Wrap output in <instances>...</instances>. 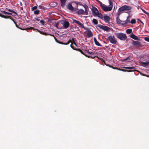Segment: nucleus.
Masks as SVG:
<instances>
[{"instance_id": "1", "label": "nucleus", "mask_w": 149, "mask_h": 149, "mask_svg": "<svg viewBox=\"0 0 149 149\" xmlns=\"http://www.w3.org/2000/svg\"><path fill=\"white\" fill-rule=\"evenodd\" d=\"M109 0V6L108 7L103 3H102V5L101 6V7L102 9L104 11H110L112 9L113 3L110 0Z\"/></svg>"}, {"instance_id": "2", "label": "nucleus", "mask_w": 149, "mask_h": 149, "mask_svg": "<svg viewBox=\"0 0 149 149\" xmlns=\"http://www.w3.org/2000/svg\"><path fill=\"white\" fill-rule=\"evenodd\" d=\"M115 34L116 35L117 37L121 40H125L127 38L126 35L123 33H117Z\"/></svg>"}, {"instance_id": "3", "label": "nucleus", "mask_w": 149, "mask_h": 149, "mask_svg": "<svg viewBox=\"0 0 149 149\" xmlns=\"http://www.w3.org/2000/svg\"><path fill=\"white\" fill-rule=\"evenodd\" d=\"M106 39L107 40L110 41V42L112 44H116L117 42V40L113 35L109 36Z\"/></svg>"}, {"instance_id": "4", "label": "nucleus", "mask_w": 149, "mask_h": 149, "mask_svg": "<svg viewBox=\"0 0 149 149\" xmlns=\"http://www.w3.org/2000/svg\"><path fill=\"white\" fill-rule=\"evenodd\" d=\"M132 9V7L127 5L122 6L119 9V10L120 12H122L124 10H130Z\"/></svg>"}, {"instance_id": "5", "label": "nucleus", "mask_w": 149, "mask_h": 149, "mask_svg": "<svg viewBox=\"0 0 149 149\" xmlns=\"http://www.w3.org/2000/svg\"><path fill=\"white\" fill-rule=\"evenodd\" d=\"M97 26L100 29L106 31H109L111 29L109 27L107 26H104L101 24H98L97 25Z\"/></svg>"}, {"instance_id": "6", "label": "nucleus", "mask_w": 149, "mask_h": 149, "mask_svg": "<svg viewBox=\"0 0 149 149\" xmlns=\"http://www.w3.org/2000/svg\"><path fill=\"white\" fill-rule=\"evenodd\" d=\"M72 23H75L77 24L80 27H81L84 29L86 27H85L84 25L81 23L79 21H77L76 20L73 19L72 20Z\"/></svg>"}, {"instance_id": "7", "label": "nucleus", "mask_w": 149, "mask_h": 149, "mask_svg": "<svg viewBox=\"0 0 149 149\" xmlns=\"http://www.w3.org/2000/svg\"><path fill=\"white\" fill-rule=\"evenodd\" d=\"M77 13L78 15L85 14L86 15H88V10L84 11L82 9H79L77 11Z\"/></svg>"}, {"instance_id": "8", "label": "nucleus", "mask_w": 149, "mask_h": 149, "mask_svg": "<svg viewBox=\"0 0 149 149\" xmlns=\"http://www.w3.org/2000/svg\"><path fill=\"white\" fill-rule=\"evenodd\" d=\"M84 29L86 30L87 32V36L88 38H90L93 36V33L90 29L88 28H86Z\"/></svg>"}, {"instance_id": "9", "label": "nucleus", "mask_w": 149, "mask_h": 149, "mask_svg": "<svg viewBox=\"0 0 149 149\" xmlns=\"http://www.w3.org/2000/svg\"><path fill=\"white\" fill-rule=\"evenodd\" d=\"M98 11L97 9L94 6H93L92 9V13L94 16H97V13H98Z\"/></svg>"}, {"instance_id": "10", "label": "nucleus", "mask_w": 149, "mask_h": 149, "mask_svg": "<svg viewBox=\"0 0 149 149\" xmlns=\"http://www.w3.org/2000/svg\"><path fill=\"white\" fill-rule=\"evenodd\" d=\"M104 21L106 23L110 24V23L109 22V21L111 19V18L109 16L107 15H106L104 16Z\"/></svg>"}, {"instance_id": "11", "label": "nucleus", "mask_w": 149, "mask_h": 149, "mask_svg": "<svg viewBox=\"0 0 149 149\" xmlns=\"http://www.w3.org/2000/svg\"><path fill=\"white\" fill-rule=\"evenodd\" d=\"M63 29H66L70 25V24L67 21H64L63 23H62Z\"/></svg>"}, {"instance_id": "12", "label": "nucleus", "mask_w": 149, "mask_h": 149, "mask_svg": "<svg viewBox=\"0 0 149 149\" xmlns=\"http://www.w3.org/2000/svg\"><path fill=\"white\" fill-rule=\"evenodd\" d=\"M67 8L69 10L73 11L74 10V8L73 7L72 4L70 3L67 6Z\"/></svg>"}, {"instance_id": "13", "label": "nucleus", "mask_w": 149, "mask_h": 149, "mask_svg": "<svg viewBox=\"0 0 149 149\" xmlns=\"http://www.w3.org/2000/svg\"><path fill=\"white\" fill-rule=\"evenodd\" d=\"M72 44H71L70 45V47H71L73 49H74V50H76V51H78L79 52H80L81 54H83V55H84V56H85V55H86V54H85L84 52H83L80 49H76V48H74V47L73 46H72Z\"/></svg>"}, {"instance_id": "14", "label": "nucleus", "mask_w": 149, "mask_h": 149, "mask_svg": "<svg viewBox=\"0 0 149 149\" xmlns=\"http://www.w3.org/2000/svg\"><path fill=\"white\" fill-rule=\"evenodd\" d=\"M1 17L5 19H11L12 21H13L14 23H15V22L14 21V19L12 18V17L11 16H7L6 15H2Z\"/></svg>"}, {"instance_id": "15", "label": "nucleus", "mask_w": 149, "mask_h": 149, "mask_svg": "<svg viewBox=\"0 0 149 149\" xmlns=\"http://www.w3.org/2000/svg\"><path fill=\"white\" fill-rule=\"evenodd\" d=\"M1 17L5 19H11L12 21H13L14 23H15V22L14 21V19L12 18V17L11 16H7L6 15H2Z\"/></svg>"}, {"instance_id": "16", "label": "nucleus", "mask_w": 149, "mask_h": 149, "mask_svg": "<svg viewBox=\"0 0 149 149\" xmlns=\"http://www.w3.org/2000/svg\"><path fill=\"white\" fill-rule=\"evenodd\" d=\"M1 17L5 19H11L12 21H13L14 23H15V22L14 21V19L12 18V17L11 16H7L6 15H2Z\"/></svg>"}, {"instance_id": "17", "label": "nucleus", "mask_w": 149, "mask_h": 149, "mask_svg": "<svg viewBox=\"0 0 149 149\" xmlns=\"http://www.w3.org/2000/svg\"><path fill=\"white\" fill-rule=\"evenodd\" d=\"M1 17L5 19H11L12 21H13L14 23H15V22L14 21V19L12 18V17L11 16H7L6 15H2Z\"/></svg>"}, {"instance_id": "18", "label": "nucleus", "mask_w": 149, "mask_h": 149, "mask_svg": "<svg viewBox=\"0 0 149 149\" xmlns=\"http://www.w3.org/2000/svg\"><path fill=\"white\" fill-rule=\"evenodd\" d=\"M132 44L134 45L137 46L138 47H140L141 46V42L139 41H133Z\"/></svg>"}, {"instance_id": "19", "label": "nucleus", "mask_w": 149, "mask_h": 149, "mask_svg": "<svg viewBox=\"0 0 149 149\" xmlns=\"http://www.w3.org/2000/svg\"><path fill=\"white\" fill-rule=\"evenodd\" d=\"M130 37L136 40H140V39L139 38L136 36H135V35L133 34H131L130 35Z\"/></svg>"}, {"instance_id": "20", "label": "nucleus", "mask_w": 149, "mask_h": 149, "mask_svg": "<svg viewBox=\"0 0 149 149\" xmlns=\"http://www.w3.org/2000/svg\"><path fill=\"white\" fill-rule=\"evenodd\" d=\"M61 2V6L62 8H64L65 6V3L66 0H60Z\"/></svg>"}, {"instance_id": "21", "label": "nucleus", "mask_w": 149, "mask_h": 149, "mask_svg": "<svg viewBox=\"0 0 149 149\" xmlns=\"http://www.w3.org/2000/svg\"><path fill=\"white\" fill-rule=\"evenodd\" d=\"M58 29H63V25L62 23L61 22H58Z\"/></svg>"}, {"instance_id": "22", "label": "nucleus", "mask_w": 149, "mask_h": 149, "mask_svg": "<svg viewBox=\"0 0 149 149\" xmlns=\"http://www.w3.org/2000/svg\"><path fill=\"white\" fill-rule=\"evenodd\" d=\"M70 42H72V41L71 40H68L67 42L65 43L62 42H61L59 41L58 43L62 45H67L69 44Z\"/></svg>"}, {"instance_id": "23", "label": "nucleus", "mask_w": 149, "mask_h": 149, "mask_svg": "<svg viewBox=\"0 0 149 149\" xmlns=\"http://www.w3.org/2000/svg\"><path fill=\"white\" fill-rule=\"evenodd\" d=\"M117 70H121V71H124V72H125V71H127L128 72H133V71H135V70H124V69H121L120 68H117Z\"/></svg>"}, {"instance_id": "24", "label": "nucleus", "mask_w": 149, "mask_h": 149, "mask_svg": "<svg viewBox=\"0 0 149 149\" xmlns=\"http://www.w3.org/2000/svg\"><path fill=\"white\" fill-rule=\"evenodd\" d=\"M85 56L88 58H94L95 56H94V53H93V54H91V55L90 56H88L87 55H85Z\"/></svg>"}, {"instance_id": "25", "label": "nucleus", "mask_w": 149, "mask_h": 149, "mask_svg": "<svg viewBox=\"0 0 149 149\" xmlns=\"http://www.w3.org/2000/svg\"><path fill=\"white\" fill-rule=\"evenodd\" d=\"M40 34L44 35L45 36L48 35H50V36H52V35L50 34H48L47 33H46L45 32H43L41 31L38 29H36Z\"/></svg>"}, {"instance_id": "26", "label": "nucleus", "mask_w": 149, "mask_h": 149, "mask_svg": "<svg viewBox=\"0 0 149 149\" xmlns=\"http://www.w3.org/2000/svg\"><path fill=\"white\" fill-rule=\"evenodd\" d=\"M95 42V43L96 45L99 46H101V45L100 43L97 41L95 38H93Z\"/></svg>"}, {"instance_id": "27", "label": "nucleus", "mask_w": 149, "mask_h": 149, "mask_svg": "<svg viewBox=\"0 0 149 149\" xmlns=\"http://www.w3.org/2000/svg\"><path fill=\"white\" fill-rule=\"evenodd\" d=\"M131 59V57L130 56H129L126 58L123 59V61H127L128 62L130 61V60Z\"/></svg>"}, {"instance_id": "28", "label": "nucleus", "mask_w": 149, "mask_h": 149, "mask_svg": "<svg viewBox=\"0 0 149 149\" xmlns=\"http://www.w3.org/2000/svg\"><path fill=\"white\" fill-rule=\"evenodd\" d=\"M116 20L118 24H121V22H122V21L120 20L119 17H117Z\"/></svg>"}, {"instance_id": "29", "label": "nucleus", "mask_w": 149, "mask_h": 149, "mask_svg": "<svg viewBox=\"0 0 149 149\" xmlns=\"http://www.w3.org/2000/svg\"><path fill=\"white\" fill-rule=\"evenodd\" d=\"M141 63L142 64L144 65H145L144 66H146L148 65L149 64V60L147 62H141Z\"/></svg>"}, {"instance_id": "30", "label": "nucleus", "mask_w": 149, "mask_h": 149, "mask_svg": "<svg viewBox=\"0 0 149 149\" xmlns=\"http://www.w3.org/2000/svg\"><path fill=\"white\" fill-rule=\"evenodd\" d=\"M39 7L41 9L44 10H47V8L42 5H40L39 6Z\"/></svg>"}, {"instance_id": "31", "label": "nucleus", "mask_w": 149, "mask_h": 149, "mask_svg": "<svg viewBox=\"0 0 149 149\" xmlns=\"http://www.w3.org/2000/svg\"><path fill=\"white\" fill-rule=\"evenodd\" d=\"M132 32V30L131 29H128L126 30V33L128 34L131 33Z\"/></svg>"}, {"instance_id": "32", "label": "nucleus", "mask_w": 149, "mask_h": 149, "mask_svg": "<svg viewBox=\"0 0 149 149\" xmlns=\"http://www.w3.org/2000/svg\"><path fill=\"white\" fill-rule=\"evenodd\" d=\"M123 68H125L126 69H130V70L132 69H134L135 68L134 67H124Z\"/></svg>"}, {"instance_id": "33", "label": "nucleus", "mask_w": 149, "mask_h": 149, "mask_svg": "<svg viewBox=\"0 0 149 149\" xmlns=\"http://www.w3.org/2000/svg\"><path fill=\"white\" fill-rule=\"evenodd\" d=\"M97 16L99 17L101 19L103 17V16L102 14L101 13H99V12L98 13H97Z\"/></svg>"}, {"instance_id": "34", "label": "nucleus", "mask_w": 149, "mask_h": 149, "mask_svg": "<svg viewBox=\"0 0 149 149\" xmlns=\"http://www.w3.org/2000/svg\"><path fill=\"white\" fill-rule=\"evenodd\" d=\"M93 22L95 24H98L97 20L95 19H93Z\"/></svg>"}, {"instance_id": "35", "label": "nucleus", "mask_w": 149, "mask_h": 149, "mask_svg": "<svg viewBox=\"0 0 149 149\" xmlns=\"http://www.w3.org/2000/svg\"><path fill=\"white\" fill-rule=\"evenodd\" d=\"M141 10L144 13H145L148 16V15H149V13H148V12H146L145 10H144L143 9L141 8Z\"/></svg>"}, {"instance_id": "36", "label": "nucleus", "mask_w": 149, "mask_h": 149, "mask_svg": "<svg viewBox=\"0 0 149 149\" xmlns=\"http://www.w3.org/2000/svg\"><path fill=\"white\" fill-rule=\"evenodd\" d=\"M141 10L144 13H145L148 16V15H149V13H148V12H146L145 10H144L143 9L141 8Z\"/></svg>"}, {"instance_id": "37", "label": "nucleus", "mask_w": 149, "mask_h": 149, "mask_svg": "<svg viewBox=\"0 0 149 149\" xmlns=\"http://www.w3.org/2000/svg\"><path fill=\"white\" fill-rule=\"evenodd\" d=\"M130 21L129 20L127 19L125 21H124V23H121V24L122 25H123L125 24H127Z\"/></svg>"}, {"instance_id": "38", "label": "nucleus", "mask_w": 149, "mask_h": 149, "mask_svg": "<svg viewBox=\"0 0 149 149\" xmlns=\"http://www.w3.org/2000/svg\"><path fill=\"white\" fill-rule=\"evenodd\" d=\"M136 20L134 19H132L131 20V21L130 22V23L132 24H134L136 23Z\"/></svg>"}, {"instance_id": "39", "label": "nucleus", "mask_w": 149, "mask_h": 149, "mask_svg": "<svg viewBox=\"0 0 149 149\" xmlns=\"http://www.w3.org/2000/svg\"><path fill=\"white\" fill-rule=\"evenodd\" d=\"M83 7H84V8L85 9V10H88V6L86 5V4H84L83 5Z\"/></svg>"}, {"instance_id": "40", "label": "nucleus", "mask_w": 149, "mask_h": 149, "mask_svg": "<svg viewBox=\"0 0 149 149\" xmlns=\"http://www.w3.org/2000/svg\"><path fill=\"white\" fill-rule=\"evenodd\" d=\"M54 26L56 27L57 29H58V22L56 23H54L53 24Z\"/></svg>"}, {"instance_id": "41", "label": "nucleus", "mask_w": 149, "mask_h": 149, "mask_svg": "<svg viewBox=\"0 0 149 149\" xmlns=\"http://www.w3.org/2000/svg\"><path fill=\"white\" fill-rule=\"evenodd\" d=\"M8 10V11L14 13L16 15H18L17 13H16L15 11H14L13 10H11L10 9H9Z\"/></svg>"}, {"instance_id": "42", "label": "nucleus", "mask_w": 149, "mask_h": 149, "mask_svg": "<svg viewBox=\"0 0 149 149\" xmlns=\"http://www.w3.org/2000/svg\"><path fill=\"white\" fill-rule=\"evenodd\" d=\"M34 14L36 15H38L39 13V11L38 10H36L34 11Z\"/></svg>"}, {"instance_id": "43", "label": "nucleus", "mask_w": 149, "mask_h": 149, "mask_svg": "<svg viewBox=\"0 0 149 149\" xmlns=\"http://www.w3.org/2000/svg\"><path fill=\"white\" fill-rule=\"evenodd\" d=\"M107 66H109V67H110V68H111L113 69H117V68H115V67H113V66H111V65H106Z\"/></svg>"}, {"instance_id": "44", "label": "nucleus", "mask_w": 149, "mask_h": 149, "mask_svg": "<svg viewBox=\"0 0 149 149\" xmlns=\"http://www.w3.org/2000/svg\"><path fill=\"white\" fill-rule=\"evenodd\" d=\"M95 1L100 4V6L101 7V6H102V2L100 1L99 0H95Z\"/></svg>"}, {"instance_id": "45", "label": "nucleus", "mask_w": 149, "mask_h": 149, "mask_svg": "<svg viewBox=\"0 0 149 149\" xmlns=\"http://www.w3.org/2000/svg\"><path fill=\"white\" fill-rule=\"evenodd\" d=\"M40 22L41 23L42 25H44V24L45 23V21L43 20H41L40 21Z\"/></svg>"}, {"instance_id": "46", "label": "nucleus", "mask_w": 149, "mask_h": 149, "mask_svg": "<svg viewBox=\"0 0 149 149\" xmlns=\"http://www.w3.org/2000/svg\"><path fill=\"white\" fill-rule=\"evenodd\" d=\"M37 8V7L36 6H34L32 8V10H35Z\"/></svg>"}, {"instance_id": "47", "label": "nucleus", "mask_w": 149, "mask_h": 149, "mask_svg": "<svg viewBox=\"0 0 149 149\" xmlns=\"http://www.w3.org/2000/svg\"><path fill=\"white\" fill-rule=\"evenodd\" d=\"M144 39L147 42H149V37H145L144 38Z\"/></svg>"}, {"instance_id": "48", "label": "nucleus", "mask_w": 149, "mask_h": 149, "mask_svg": "<svg viewBox=\"0 0 149 149\" xmlns=\"http://www.w3.org/2000/svg\"><path fill=\"white\" fill-rule=\"evenodd\" d=\"M14 23L15 24V26H16V27L17 28H19V29H22V30H24V29H21V28H19V26H18V25L17 24H16V23L15 22V23Z\"/></svg>"}, {"instance_id": "49", "label": "nucleus", "mask_w": 149, "mask_h": 149, "mask_svg": "<svg viewBox=\"0 0 149 149\" xmlns=\"http://www.w3.org/2000/svg\"><path fill=\"white\" fill-rule=\"evenodd\" d=\"M85 51H86L88 53V54H93V52H89L88 50H86Z\"/></svg>"}, {"instance_id": "50", "label": "nucleus", "mask_w": 149, "mask_h": 149, "mask_svg": "<svg viewBox=\"0 0 149 149\" xmlns=\"http://www.w3.org/2000/svg\"><path fill=\"white\" fill-rule=\"evenodd\" d=\"M2 12L3 14H8V12H6V11H2Z\"/></svg>"}, {"instance_id": "51", "label": "nucleus", "mask_w": 149, "mask_h": 149, "mask_svg": "<svg viewBox=\"0 0 149 149\" xmlns=\"http://www.w3.org/2000/svg\"><path fill=\"white\" fill-rule=\"evenodd\" d=\"M72 43H73L74 42H75V38H72Z\"/></svg>"}, {"instance_id": "52", "label": "nucleus", "mask_w": 149, "mask_h": 149, "mask_svg": "<svg viewBox=\"0 0 149 149\" xmlns=\"http://www.w3.org/2000/svg\"><path fill=\"white\" fill-rule=\"evenodd\" d=\"M35 19L36 21H38L40 20L38 17L35 18Z\"/></svg>"}, {"instance_id": "53", "label": "nucleus", "mask_w": 149, "mask_h": 149, "mask_svg": "<svg viewBox=\"0 0 149 149\" xmlns=\"http://www.w3.org/2000/svg\"><path fill=\"white\" fill-rule=\"evenodd\" d=\"M54 39L58 43V42H59V41H58L57 39L56 38H55L54 36Z\"/></svg>"}, {"instance_id": "54", "label": "nucleus", "mask_w": 149, "mask_h": 149, "mask_svg": "<svg viewBox=\"0 0 149 149\" xmlns=\"http://www.w3.org/2000/svg\"><path fill=\"white\" fill-rule=\"evenodd\" d=\"M47 19H48V21L49 22H51V19H50V17H47Z\"/></svg>"}, {"instance_id": "55", "label": "nucleus", "mask_w": 149, "mask_h": 149, "mask_svg": "<svg viewBox=\"0 0 149 149\" xmlns=\"http://www.w3.org/2000/svg\"><path fill=\"white\" fill-rule=\"evenodd\" d=\"M71 43V44L72 43V44H74V45H75V46H77V44H76V43L75 42H74L73 43H72V42Z\"/></svg>"}, {"instance_id": "56", "label": "nucleus", "mask_w": 149, "mask_h": 149, "mask_svg": "<svg viewBox=\"0 0 149 149\" xmlns=\"http://www.w3.org/2000/svg\"><path fill=\"white\" fill-rule=\"evenodd\" d=\"M143 75L147 77H149V75H148L146 74H143Z\"/></svg>"}, {"instance_id": "57", "label": "nucleus", "mask_w": 149, "mask_h": 149, "mask_svg": "<svg viewBox=\"0 0 149 149\" xmlns=\"http://www.w3.org/2000/svg\"><path fill=\"white\" fill-rule=\"evenodd\" d=\"M34 29V28L33 27H30L28 29Z\"/></svg>"}, {"instance_id": "58", "label": "nucleus", "mask_w": 149, "mask_h": 149, "mask_svg": "<svg viewBox=\"0 0 149 149\" xmlns=\"http://www.w3.org/2000/svg\"><path fill=\"white\" fill-rule=\"evenodd\" d=\"M8 15H12H12V14L11 13H8Z\"/></svg>"}, {"instance_id": "59", "label": "nucleus", "mask_w": 149, "mask_h": 149, "mask_svg": "<svg viewBox=\"0 0 149 149\" xmlns=\"http://www.w3.org/2000/svg\"><path fill=\"white\" fill-rule=\"evenodd\" d=\"M139 21L141 22V23L142 24H143V22L140 20L139 19Z\"/></svg>"}, {"instance_id": "60", "label": "nucleus", "mask_w": 149, "mask_h": 149, "mask_svg": "<svg viewBox=\"0 0 149 149\" xmlns=\"http://www.w3.org/2000/svg\"><path fill=\"white\" fill-rule=\"evenodd\" d=\"M2 15V14H1L0 13V17H1Z\"/></svg>"}, {"instance_id": "61", "label": "nucleus", "mask_w": 149, "mask_h": 149, "mask_svg": "<svg viewBox=\"0 0 149 149\" xmlns=\"http://www.w3.org/2000/svg\"><path fill=\"white\" fill-rule=\"evenodd\" d=\"M2 15V14H1L0 13V17H1Z\"/></svg>"}, {"instance_id": "62", "label": "nucleus", "mask_w": 149, "mask_h": 149, "mask_svg": "<svg viewBox=\"0 0 149 149\" xmlns=\"http://www.w3.org/2000/svg\"><path fill=\"white\" fill-rule=\"evenodd\" d=\"M2 15V14H1L0 13V17H1Z\"/></svg>"}, {"instance_id": "63", "label": "nucleus", "mask_w": 149, "mask_h": 149, "mask_svg": "<svg viewBox=\"0 0 149 149\" xmlns=\"http://www.w3.org/2000/svg\"><path fill=\"white\" fill-rule=\"evenodd\" d=\"M20 5L21 6H22V4L21 3H20Z\"/></svg>"}, {"instance_id": "64", "label": "nucleus", "mask_w": 149, "mask_h": 149, "mask_svg": "<svg viewBox=\"0 0 149 149\" xmlns=\"http://www.w3.org/2000/svg\"><path fill=\"white\" fill-rule=\"evenodd\" d=\"M145 61H146V62H147V61H148V60H146Z\"/></svg>"}]
</instances>
